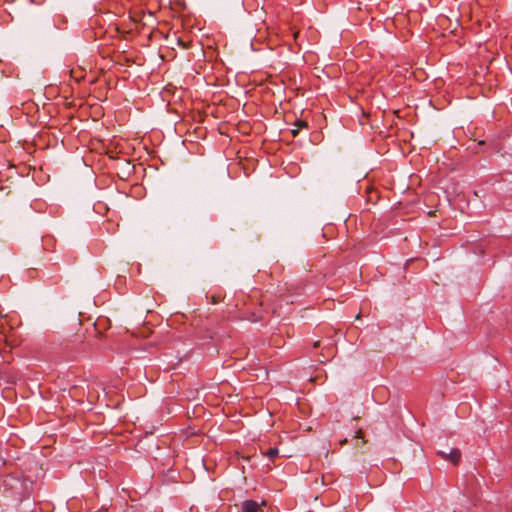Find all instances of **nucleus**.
<instances>
[{"instance_id":"f257e3e1","label":"nucleus","mask_w":512,"mask_h":512,"mask_svg":"<svg viewBox=\"0 0 512 512\" xmlns=\"http://www.w3.org/2000/svg\"><path fill=\"white\" fill-rule=\"evenodd\" d=\"M437 454L444 460L450 461L454 465H458L461 460V452L458 448H453L449 453L438 451Z\"/></svg>"},{"instance_id":"f03ea898","label":"nucleus","mask_w":512,"mask_h":512,"mask_svg":"<svg viewBox=\"0 0 512 512\" xmlns=\"http://www.w3.org/2000/svg\"><path fill=\"white\" fill-rule=\"evenodd\" d=\"M242 512H260L261 505L255 500H245L241 504Z\"/></svg>"},{"instance_id":"7ed1b4c3","label":"nucleus","mask_w":512,"mask_h":512,"mask_svg":"<svg viewBox=\"0 0 512 512\" xmlns=\"http://www.w3.org/2000/svg\"><path fill=\"white\" fill-rule=\"evenodd\" d=\"M278 454H279V451H278V449H277V448H275V447H274V448H269V449L267 450V452L265 453V455H266L269 459H271V460H273L276 456H278Z\"/></svg>"},{"instance_id":"20e7f679","label":"nucleus","mask_w":512,"mask_h":512,"mask_svg":"<svg viewBox=\"0 0 512 512\" xmlns=\"http://www.w3.org/2000/svg\"><path fill=\"white\" fill-rule=\"evenodd\" d=\"M261 319H262V315L257 314V313H252L250 315V317H248V320L251 322H257V321H260Z\"/></svg>"},{"instance_id":"39448f33","label":"nucleus","mask_w":512,"mask_h":512,"mask_svg":"<svg viewBox=\"0 0 512 512\" xmlns=\"http://www.w3.org/2000/svg\"><path fill=\"white\" fill-rule=\"evenodd\" d=\"M298 129H301V128H307L308 127V124L307 122L305 121H297L295 124H294Z\"/></svg>"},{"instance_id":"423d86ee","label":"nucleus","mask_w":512,"mask_h":512,"mask_svg":"<svg viewBox=\"0 0 512 512\" xmlns=\"http://www.w3.org/2000/svg\"><path fill=\"white\" fill-rule=\"evenodd\" d=\"M355 437L356 438H363V431L361 429L357 430Z\"/></svg>"},{"instance_id":"0eeeda50","label":"nucleus","mask_w":512,"mask_h":512,"mask_svg":"<svg viewBox=\"0 0 512 512\" xmlns=\"http://www.w3.org/2000/svg\"><path fill=\"white\" fill-rule=\"evenodd\" d=\"M291 132H292L293 136H297L298 133H299V129L298 128L297 129H292Z\"/></svg>"},{"instance_id":"6e6552de","label":"nucleus","mask_w":512,"mask_h":512,"mask_svg":"<svg viewBox=\"0 0 512 512\" xmlns=\"http://www.w3.org/2000/svg\"><path fill=\"white\" fill-rule=\"evenodd\" d=\"M346 442H347V439H343V440L340 441V444L344 445Z\"/></svg>"},{"instance_id":"1a4fd4ad","label":"nucleus","mask_w":512,"mask_h":512,"mask_svg":"<svg viewBox=\"0 0 512 512\" xmlns=\"http://www.w3.org/2000/svg\"><path fill=\"white\" fill-rule=\"evenodd\" d=\"M212 299H213V300H212V303H213V304H216V303H217V299H216L214 296H213V298H212Z\"/></svg>"}]
</instances>
